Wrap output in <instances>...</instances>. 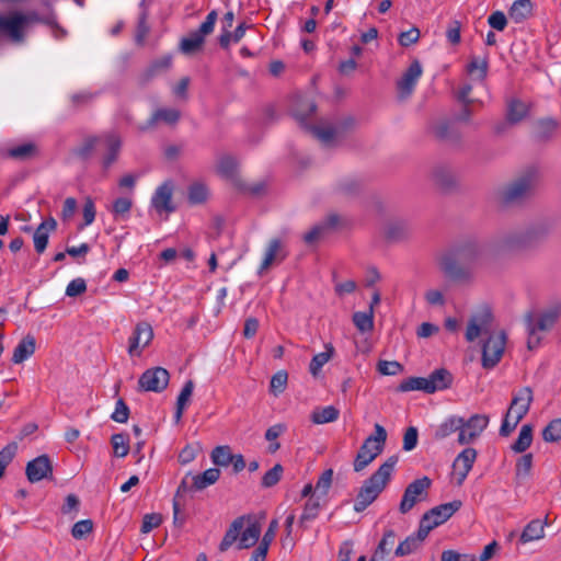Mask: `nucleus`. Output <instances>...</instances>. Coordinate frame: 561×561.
<instances>
[{"label":"nucleus","mask_w":561,"mask_h":561,"mask_svg":"<svg viewBox=\"0 0 561 561\" xmlns=\"http://www.w3.org/2000/svg\"><path fill=\"white\" fill-rule=\"evenodd\" d=\"M538 185V172L529 169L501 191V201L506 205L518 204L530 197Z\"/></svg>","instance_id":"7ed1b4c3"},{"label":"nucleus","mask_w":561,"mask_h":561,"mask_svg":"<svg viewBox=\"0 0 561 561\" xmlns=\"http://www.w3.org/2000/svg\"><path fill=\"white\" fill-rule=\"evenodd\" d=\"M113 453L116 457H125L129 453V438L127 434L117 433L111 437Z\"/></svg>","instance_id":"de8ad7c7"},{"label":"nucleus","mask_w":561,"mask_h":561,"mask_svg":"<svg viewBox=\"0 0 561 561\" xmlns=\"http://www.w3.org/2000/svg\"><path fill=\"white\" fill-rule=\"evenodd\" d=\"M360 188L362 182L354 176H345L336 185V190L344 196L356 195Z\"/></svg>","instance_id":"c03bdc74"},{"label":"nucleus","mask_w":561,"mask_h":561,"mask_svg":"<svg viewBox=\"0 0 561 561\" xmlns=\"http://www.w3.org/2000/svg\"><path fill=\"white\" fill-rule=\"evenodd\" d=\"M533 400L534 394L531 388L523 387L513 396L512 403L513 405H517L529 411Z\"/></svg>","instance_id":"3c124183"},{"label":"nucleus","mask_w":561,"mask_h":561,"mask_svg":"<svg viewBox=\"0 0 561 561\" xmlns=\"http://www.w3.org/2000/svg\"><path fill=\"white\" fill-rule=\"evenodd\" d=\"M16 450V443H10L0 450V479L3 477L7 466L13 460Z\"/></svg>","instance_id":"6e6d98bb"},{"label":"nucleus","mask_w":561,"mask_h":561,"mask_svg":"<svg viewBox=\"0 0 561 561\" xmlns=\"http://www.w3.org/2000/svg\"><path fill=\"white\" fill-rule=\"evenodd\" d=\"M93 530V523L91 519H83L77 522L71 529V535L76 539H82Z\"/></svg>","instance_id":"680f3d73"},{"label":"nucleus","mask_w":561,"mask_h":561,"mask_svg":"<svg viewBox=\"0 0 561 561\" xmlns=\"http://www.w3.org/2000/svg\"><path fill=\"white\" fill-rule=\"evenodd\" d=\"M37 154V147L33 142H25L9 150V156L18 160H30Z\"/></svg>","instance_id":"a18cd8bd"},{"label":"nucleus","mask_w":561,"mask_h":561,"mask_svg":"<svg viewBox=\"0 0 561 561\" xmlns=\"http://www.w3.org/2000/svg\"><path fill=\"white\" fill-rule=\"evenodd\" d=\"M339 224V216L335 214L329 215L322 222L312 227L308 232L304 234V241L308 244H312L322 238L329 230L336 227Z\"/></svg>","instance_id":"4be33fe9"},{"label":"nucleus","mask_w":561,"mask_h":561,"mask_svg":"<svg viewBox=\"0 0 561 561\" xmlns=\"http://www.w3.org/2000/svg\"><path fill=\"white\" fill-rule=\"evenodd\" d=\"M353 322L357 330L362 333L370 332L374 329V311H357L353 314Z\"/></svg>","instance_id":"49530a36"},{"label":"nucleus","mask_w":561,"mask_h":561,"mask_svg":"<svg viewBox=\"0 0 561 561\" xmlns=\"http://www.w3.org/2000/svg\"><path fill=\"white\" fill-rule=\"evenodd\" d=\"M489 60L486 56L470 57V61L466 66V72L473 81L484 82L488 76Z\"/></svg>","instance_id":"393cba45"},{"label":"nucleus","mask_w":561,"mask_h":561,"mask_svg":"<svg viewBox=\"0 0 561 561\" xmlns=\"http://www.w3.org/2000/svg\"><path fill=\"white\" fill-rule=\"evenodd\" d=\"M233 459L229 446H218L211 451V460L217 466L227 467Z\"/></svg>","instance_id":"864d4df0"},{"label":"nucleus","mask_w":561,"mask_h":561,"mask_svg":"<svg viewBox=\"0 0 561 561\" xmlns=\"http://www.w3.org/2000/svg\"><path fill=\"white\" fill-rule=\"evenodd\" d=\"M173 184L170 181H165L157 187L156 192L151 197V206L158 214H170L175 210V206L172 202Z\"/></svg>","instance_id":"a211bd4d"},{"label":"nucleus","mask_w":561,"mask_h":561,"mask_svg":"<svg viewBox=\"0 0 561 561\" xmlns=\"http://www.w3.org/2000/svg\"><path fill=\"white\" fill-rule=\"evenodd\" d=\"M398 462V456L389 457L367 480L364 481L354 503L356 512L365 511L382 492Z\"/></svg>","instance_id":"f03ea898"},{"label":"nucleus","mask_w":561,"mask_h":561,"mask_svg":"<svg viewBox=\"0 0 561 561\" xmlns=\"http://www.w3.org/2000/svg\"><path fill=\"white\" fill-rule=\"evenodd\" d=\"M477 456L478 453L474 448L467 447L455 458L453 462V470L458 485H461L468 477L473 463L476 462Z\"/></svg>","instance_id":"f3484780"},{"label":"nucleus","mask_w":561,"mask_h":561,"mask_svg":"<svg viewBox=\"0 0 561 561\" xmlns=\"http://www.w3.org/2000/svg\"><path fill=\"white\" fill-rule=\"evenodd\" d=\"M180 118V112L175 108H159L153 112L146 125L139 126L140 131H145L153 127L158 122L162 121L167 124H175Z\"/></svg>","instance_id":"cd10ccee"},{"label":"nucleus","mask_w":561,"mask_h":561,"mask_svg":"<svg viewBox=\"0 0 561 561\" xmlns=\"http://www.w3.org/2000/svg\"><path fill=\"white\" fill-rule=\"evenodd\" d=\"M261 530V525L257 522H253L245 529H242L240 533L238 548L248 549L254 546L260 538Z\"/></svg>","instance_id":"f704fd0d"},{"label":"nucleus","mask_w":561,"mask_h":561,"mask_svg":"<svg viewBox=\"0 0 561 561\" xmlns=\"http://www.w3.org/2000/svg\"><path fill=\"white\" fill-rule=\"evenodd\" d=\"M438 265L444 275L454 282H469L473 276L471 268L460 261L454 250L444 253L438 259Z\"/></svg>","instance_id":"0eeeda50"},{"label":"nucleus","mask_w":561,"mask_h":561,"mask_svg":"<svg viewBox=\"0 0 561 561\" xmlns=\"http://www.w3.org/2000/svg\"><path fill=\"white\" fill-rule=\"evenodd\" d=\"M205 38L202 37L196 31L190 33L188 36L183 37L180 43V50L185 55H191L197 51L204 44Z\"/></svg>","instance_id":"a19ab883"},{"label":"nucleus","mask_w":561,"mask_h":561,"mask_svg":"<svg viewBox=\"0 0 561 561\" xmlns=\"http://www.w3.org/2000/svg\"><path fill=\"white\" fill-rule=\"evenodd\" d=\"M56 220L54 218H49L44 220L34 231L33 241L34 248L37 253H43L48 243L49 232L56 229Z\"/></svg>","instance_id":"5701e85b"},{"label":"nucleus","mask_w":561,"mask_h":561,"mask_svg":"<svg viewBox=\"0 0 561 561\" xmlns=\"http://www.w3.org/2000/svg\"><path fill=\"white\" fill-rule=\"evenodd\" d=\"M529 112V105L519 99H512L507 102L506 119L511 124L522 122Z\"/></svg>","instance_id":"c756f323"},{"label":"nucleus","mask_w":561,"mask_h":561,"mask_svg":"<svg viewBox=\"0 0 561 561\" xmlns=\"http://www.w3.org/2000/svg\"><path fill=\"white\" fill-rule=\"evenodd\" d=\"M332 480H333V470L332 469L324 470L317 481L314 491L318 494L327 495L328 491L332 484Z\"/></svg>","instance_id":"bf43d9fd"},{"label":"nucleus","mask_w":561,"mask_h":561,"mask_svg":"<svg viewBox=\"0 0 561 561\" xmlns=\"http://www.w3.org/2000/svg\"><path fill=\"white\" fill-rule=\"evenodd\" d=\"M193 390H194L193 380H187L184 383V386L176 399V410L174 413L175 422H180V420L182 419L183 412L192 397Z\"/></svg>","instance_id":"c9c22d12"},{"label":"nucleus","mask_w":561,"mask_h":561,"mask_svg":"<svg viewBox=\"0 0 561 561\" xmlns=\"http://www.w3.org/2000/svg\"><path fill=\"white\" fill-rule=\"evenodd\" d=\"M398 390L401 392H409V391H424L425 393H428V382L427 378L425 377H409L404 379L398 387Z\"/></svg>","instance_id":"37998d69"},{"label":"nucleus","mask_w":561,"mask_h":561,"mask_svg":"<svg viewBox=\"0 0 561 561\" xmlns=\"http://www.w3.org/2000/svg\"><path fill=\"white\" fill-rule=\"evenodd\" d=\"M152 339V327L145 321L137 323L129 337L128 354L130 356H139L141 351L150 344Z\"/></svg>","instance_id":"dca6fc26"},{"label":"nucleus","mask_w":561,"mask_h":561,"mask_svg":"<svg viewBox=\"0 0 561 561\" xmlns=\"http://www.w3.org/2000/svg\"><path fill=\"white\" fill-rule=\"evenodd\" d=\"M170 381V374L163 367L149 368L142 373L138 380L140 390L161 392L163 391Z\"/></svg>","instance_id":"f8f14e48"},{"label":"nucleus","mask_w":561,"mask_h":561,"mask_svg":"<svg viewBox=\"0 0 561 561\" xmlns=\"http://www.w3.org/2000/svg\"><path fill=\"white\" fill-rule=\"evenodd\" d=\"M547 524H548L547 518L545 519V522H542L540 519H533L525 526V528L519 537V541L522 543H527V542H530L534 540H539V539L543 538L545 526Z\"/></svg>","instance_id":"7c9ffc66"},{"label":"nucleus","mask_w":561,"mask_h":561,"mask_svg":"<svg viewBox=\"0 0 561 561\" xmlns=\"http://www.w3.org/2000/svg\"><path fill=\"white\" fill-rule=\"evenodd\" d=\"M460 426H462V417L458 415H451L443 421L434 432V439L443 440L455 433H460Z\"/></svg>","instance_id":"a878e982"},{"label":"nucleus","mask_w":561,"mask_h":561,"mask_svg":"<svg viewBox=\"0 0 561 561\" xmlns=\"http://www.w3.org/2000/svg\"><path fill=\"white\" fill-rule=\"evenodd\" d=\"M492 314L489 310H483L472 316L466 330V340L476 341L480 335H490L492 331Z\"/></svg>","instance_id":"2eb2a0df"},{"label":"nucleus","mask_w":561,"mask_h":561,"mask_svg":"<svg viewBox=\"0 0 561 561\" xmlns=\"http://www.w3.org/2000/svg\"><path fill=\"white\" fill-rule=\"evenodd\" d=\"M422 73L423 68L421 62L417 59L413 60L401 78L397 81V93L399 100L403 101L412 95Z\"/></svg>","instance_id":"ddd939ff"},{"label":"nucleus","mask_w":561,"mask_h":561,"mask_svg":"<svg viewBox=\"0 0 561 561\" xmlns=\"http://www.w3.org/2000/svg\"><path fill=\"white\" fill-rule=\"evenodd\" d=\"M35 339L32 335H26L22 339L13 351L12 362L21 364L31 357L35 352Z\"/></svg>","instance_id":"2f4dec72"},{"label":"nucleus","mask_w":561,"mask_h":561,"mask_svg":"<svg viewBox=\"0 0 561 561\" xmlns=\"http://www.w3.org/2000/svg\"><path fill=\"white\" fill-rule=\"evenodd\" d=\"M85 290H87L85 280L83 278L78 277V278L72 279L67 285L66 295L68 297H77V296L84 294Z\"/></svg>","instance_id":"774afa93"},{"label":"nucleus","mask_w":561,"mask_h":561,"mask_svg":"<svg viewBox=\"0 0 561 561\" xmlns=\"http://www.w3.org/2000/svg\"><path fill=\"white\" fill-rule=\"evenodd\" d=\"M533 442V426L524 424L520 427L517 439L512 445V450L522 454L529 448Z\"/></svg>","instance_id":"58836bf2"},{"label":"nucleus","mask_w":561,"mask_h":561,"mask_svg":"<svg viewBox=\"0 0 561 561\" xmlns=\"http://www.w3.org/2000/svg\"><path fill=\"white\" fill-rule=\"evenodd\" d=\"M288 380V374L285 370H279L276 374L273 375L271 379V391L277 396L278 393H282L287 385Z\"/></svg>","instance_id":"13d9d810"},{"label":"nucleus","mask_w":561,"mask_h":561,"mask_svg":"<svg viewBox=\"0 0 561 561\" xmlns=\"http://www.w3.org/2000/svg\"><path fill=\"white\" fill-rule=\"evenodd\" d=\"M334 354V347L332 344L325 345V351L316 354L309 365V371L312 376H318L321 368L332 358Z\"/></svg>","instance_id":"4c0bfd02"},{"label":"nucleus","mask_w":561,"mask_h":561,"mask_svg":"<svg viewBox=\"0 0 561 561\" xmlns=\"http://www.w3.org/2000/svg\"><path fill=\"white\" fill-rule=\"evenodd\" d=\"M432 486V480L424 476L420 479L412 481L405 488L403 496L399 504V511L401 514L409 513L415 504L427 499L428 490Z\"/></svg>","instance_id":"423d86ee"},{"label":"nucleus","mask_w":561,"mask_h":561,"mask_svg":"<svg viewBox=\"0 0 561 561\" xmlns=\"http://www.w3.org/2000/svg\"><path fill=\"white\" fill-rule=\"evenodd\" d=\"M129 416V408L123 399H118L111 419L117 423H126Z\"/></svg>","instance_id":"0e129e2a"},{"label":"nucleus","mask_w":561,"mask_h":561,"mask_svg":"<svg viewBox=\"0 0 561 561\" xmlns=\"http://www.w3.org/2000/svg\"><path fill=\"white\" fill-rule=\"evenodd\" d=\"M428 536L427 533H422V528L419 526L416 534L408 536L397 547L394 554L396 557H405L416 551L425 538Z\"/></svg>","instance_id":"b1692460"},{"label":"nucleus","mask_w":561,"mask_h":561,"mask_svg":"<svg viewBox=\"0 0 561 561\" xmlns=\"http://www.w3.org/2000/svg\"><path fill=\"white\" fill-rule=\"evenodd\" d=\"M506 344L503 331L492 332L482 345V366L485 369L495 367L501 360Z\"/></svg>","instance_id":"6e6552de"},{"label":"nucleus","mask_w":561,"mask_h":561,"mask_svg":"<svg viewBox=\"0 0 561 561\" xmlns=\"http://www.w3.org/2000/svg\"><path fill=\"white\" fill-rule=\"evenodd\" d=\"M53 463L48 455H41L28 461L25 468V474L31 483H37L42 480L53 479Z\"/></svg>","instance_id":"4468645a"},{"label":"nucleus","mask_w":561,"mask_h":561,"mask_svg":"<svg viewBox=\"0 0 561 561\" xmlns=\"http://www.w3.org/2000/svg\"><path fill=\"white\" fill-rule=\"evenodd\" d=\"M284 472V468L282 465L276 463L272 469H270L262 478V486L263 488H272L276 485Z\"/></svg>","instance_id":"4d7b16f0"},{"label":"nucleus","mask_w":561,"mask_h":561,"mask_svg":"<svg viewBox=\"0 0 561 561\" xmlns=\"http://www.w3.org/2000/svg\"><path fill=\"white\" fill-rule=\"evenodd\" d=\"M396 537L397 535L393 529H387L370 561H377V558L382 559L394 546Z\"/></svg>","instance_id":"79ce46f5"},{"label":"nucleus","mask_w":561,"mask_h":561,"mask_svg":"<svg viewBox=\"0 0 561 561\" xmlns=\"http://www.w3.org/2000/svg\"><path fill=\"white\" fill-rule=\"evenodd\" d=\"M220 477V470L217 468H209L203 473L191 476L192 488L201 491L214 484Z\"/></svg>","instance_id":"72a5a7b5"},{"label":"nucleus","mask_w":561,"mask_h":561,"mask_svg":"<svg viewBox=\"0 0 561 561\" xmlns=\"http://www.w3.org/2000/svg\"><path fill=\"white\" fill-rule=\"evenodd\" d=\"M36 19L35 13L13 12L9 16L0 15V31L5 32L13 42L20 43L24 38L23 26Z\"/></svg>","instance_id":"9d476101"},{"label":"nucleus","mask_w":561,"mask_h":561,"mask_svg":"<svg viewBox=\"0 0 561 561\" xmlns=\"http://www.w3.org/2000/svg\"><path fill=\"white\" fill-rule=\"evenodd\" d=\"M460 507L461 501L455 500L431 508L420 520L419 526L422 533L430 534L431 530L447 522Z\"/></svg>","instance_id":"39448f33"},{"label":"nucleus","mask_w":561,"mask_h":561,"mask_svg":"<svg viewBox=\"0 0 561 561\" xmlns=\"http://www.w3.org/2000/svg\"><path fill=\"white\" fill-rule=\"evenodd\" d=\"M306 127L323 144H330L339 134V128L335 127H319V126H307Z\"/></svg>","instance_id":"8fccbe9b"},{"label":"nucleus","mask_w":561,"mask_h":561,"mask_svg":"<svg viewBox=\"0 0 561 561\" xmlns=\"http://www.w3.org/2000/svg\"><path fill=\"white\" fill-rule=\"evenodd\" d=\"M217 18V12L215 10L210 11L196 32L205 38L207 35L213 33Z\"/></svg>","instance_id":"338daca9"},{"label":"nucleus","mask_w":561,"mask_h":561,"mask_svg":"<svg viewBox=\"0 0 561 561\" xmlns=\"http://www.w3.org/2000/svg\"><path fill=\"white\" fill-rule=\"evenodd\" d=\"M102 140L106 146V154L103 158V167L104 169H108L118 158V153L122 148V138L115 133H106L102 136Z\"/></svg>","instance_id":"412c9836"},{"label":"nucleus","mask_w":561,"mask_h":561,"mask_svg":"<svg viewBox=\"0 0 561 561\" xmlns=\"http://www.w3.org/2000/svg\"><path fill=\"white\" fill-rule=\"evenodd\" d=\"M490 419L486 414H472L469 419L462 417V426L457 437L459 445L472 444L488 427Z\"/></svg>","instance_id":"1a4fd4ad"},{"label":"nucleus","mask_w":561,"mask_h":561,"mask_svg":"<svg viewBox=\"0 0 561 561\" xmlns=\"http://www.w3.org/2000/svg\"><path fill=\"white\" fill-rule=\"evenodd\" d=\"M531 467H533V455L531 454L523 455L517 460V463H516V477L525 478V477L529 476Z\"/></svg>","instance_id":"e2e57ef3"},{"label":"nucleus","mask_w":561,"mask_h":561,"mask_svg":"<svg viewBox=\"0 0 561 561\" xmlns=\"http://www.w3.org/2000/svg\"><path fill=\"white\" fill-rule=\"evenodd\" d=\"M207 198V187L204 184L195 183L188 190V199L192 204H201Z\"/></svg>","instance_id":"052dcab7"},{"label":"nucleus","mask_w":561,"mask_h":561,"mask_svg":"<svg viewBox=\"0 0 561 561\" xmlns=\"http://www.w3.org/2000/svg\"><path fill=\"white\" fill-rule=\"evenodd\" d=\"M431 133L435 138L446 142L456 144L460 140L461 134L455 123L449 119H438L431 125Z\"/></svg>","instance_id":"6ab92c4d"},{"label":"nucleus","mask_w":561,"mask_h":561,"mask_svg":"<svg viewBox=\"0 0 561 561\" xmlns=\"http://www.w3.org/2000/svg\"><path fill=\"white\" fill-rule=\"evenodd\" d=\"M560 313L561 307H552L541 312L536 318L533 317V327L536 328L539 332L548 331L554 325Z\"/></svg>","instance_id":"c85d7f7f"},{"label":"nucleus","mask_w":561,"mask_h":561,"mask_svg":"<svg viewBox=\"0 0 561 561\" xmlns=\"http://www.w3.org/2000/svg\"><path fill=\"white\" fill-rule=\"evenodd\" d=\"M239 160L228 153L218 156L216 163L217 173L229 181L237 188H245V182L242 180L239 172Z\"/></svg>","instance_id":"9b49d317"},{"label":"nucleus","mask_w":561,"mask_h":561,"mask_svg":"<svg viewBox=\"0 0 561 561\" xmlns=\"http://www.w3.org/2000/svg\"><path fill=\"white\" fill-rule=\"evenodd\" d=\"M531 14V1L530 0H516L512 4L508 15L516 23L525 21Z\"/></svg>","instance_id":"e433bc0d"},{"label":"nucleus","mask_w":561,"mask_h":561,"mask_svg":"<svg viewBox=\"0 0 561 561\" xmlns=\"http://www.w3.org/2000/svg\"><path fill=\"white\" fill-rule=\"evenodd\" d=\"M287 256L284 243L279 239H272L268 242L264 257L259 268V274H263L274 263L283 262Z\"/></svg>","instance_id":"aec40b11"},{"label":"nucleus","mask_w":561,"mask_h":561,"mask_svg":"<svg viewBox=\"0 0 561 561\" xmlns=\"http://www.w3.org/2000/svg\"><path fill=\"white\" fill-rule=\"evenodd\" d=\"M387 440V431L382 425L376 423L374 434L369 435L359 447L354 460V471L364 470L373 462L382 451Z\"/></svg>","instance_id":"20e7f679"},{"label":"nucleus","mask_w":561,"mask_h":561,"mask_svg":"<svg viewBox=\"0 0 561 561\" xmlns=\"http://www.w3.org/2000/svg\"><path fill=\"white\" fill-rule=\"evenodd\" d=\"M547 234V228L542 225L533 226L523 231H511L496 239L495 250L513 251L529 247ZM493 245L478 239H466L456 244L453 250L473 272L476 267L484 264L491 253Z\"/></svg>","instance_id":"f257e3e1"},{"label":"nucleus","mask_w":561,"mask_h":561,"mask_svg":"<svg viewBox=\"0 0 561 561\" xmlns=\"http://www.w3.org/2000/svg\"><path fill=\"white\" fill-rule=\"evenodd\" d=\"M340 411L333 407L328 405L321 409H317L311 414V421L314 424H325L337 420Z\"/></svg>","instance_id":"ea45409f"},{"label":"nucleus","mask_w":561,"mask_h":561,"mask_svg":"<svg viewBox=\"0 0 561 561\" xmlns=\"http://www.w3.org/2000/svg\"><path fill=\"white\" fill-rule=\"evenodd\" d=\"M542 438L546 442L554 443L561 439V419L551 421L542 431Z\"/></svg>","instance_id":"5fc2aeb1"},{"label":"nucleus","mask_w":561,"mask_h":561,"mask_svg":"<svg viewBox=\"0 0 561 561\" xmlns=\"http://www.w3.org/2000/svg\"><path fill=\"white\" fill-rule=\"evenodd\" d=\"M321 508L319 497H310L304 507V512L300 516V524L304 525L307 522L313 520Z\"/></svg>","instance_id":"603ef678"},{"label":"nucleus","mask_w":561,"mask_h":561,"mask_svg":"<svg viewBox=\"0 0 561 561\" xmlns=\"http://www.w3.org/2000/svg\"><path fill=\"white\" fill-rule=\"evenodd\" d=\"M427 382L428 393H434L436 391L449 388L453 382V376L447 369L439 368L434 370L427 377Z\"/></svg>","instance_id":"bb28decb"},{"label":"nucleus","mask_w":561,"mask_h":561,"mask_svg":"<svg viewBox=\"0 0 561 561\" xmlns=\"http://www.w3.org/2000/svg\"><path fill=\"white\" fill-rule=\"evenodd\" d=\"M420 30L417 27H411L410 30L399 34L398 42L401 46L409 47L420 39Z\"/></svg>","instance_id":"69168bd1"},{"label":"nucleus","mask_w":561,"mask_h":561,"mask_svg":"<svg viewBox=\"0 0 561 561\" xmlns=\"http://www.w3.org/2000/svg\"><path fill=\"white\" fill-rule=\"evenodd\" d=\"M101 139L102 137L95 136L84 138L82 144L75 149V154L82 160L89 159Z\"/></svg>","instance_id":"09e8293b"},{"label":"nucleus","mask_w":561,"mask_h":561,"mask_svg":"<svg viewBox=\"0 0 561 561\" xmlns=\"http://www.w3.org/2000/svg\"><path fill=\"white\" fill-rule=\"evenodd\" d=\"M245 516L236 518L229 528L227 529L220 545V551H227L238 539H240V533L244 527Z\"/></svg>","instance_id":"473e14b6"}]
</instances>
